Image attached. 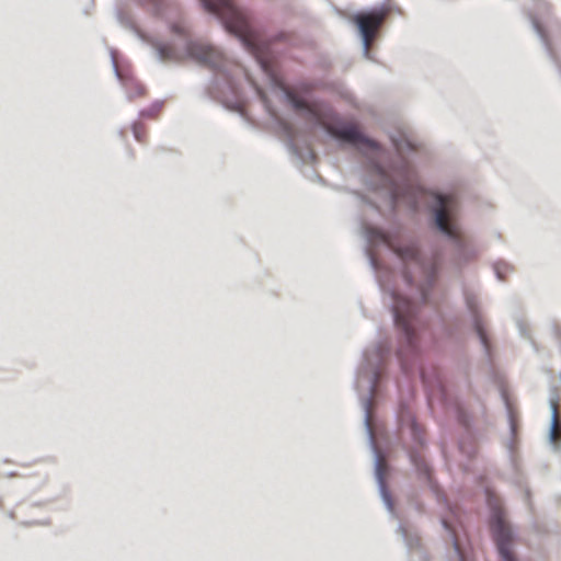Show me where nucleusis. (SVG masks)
Wrapping results in <instances>:
<instances>
[{
  "label": "nucleus",
  "instance_id": "obj_17",
  "mask_svg": "<svg viewBox=\"0 0 561 561\" xmlns=\"http://www.w3.org/2000/svg\"><path fill=\"white\" fill-rule=\"evenodd\" d=\"M287 150L296 158L299 164H305L308 160L311 163H316L318 157L317 153L311 150L308 146L300 148L290 134V130L286 127V142Z\"/></svg>",
  "mask_w": 561,
  "mask_h": 561
},
{
  "label": "nucleus",
  "instance_id": "obj_10",
  "mask_svg": "<svg viewBox=\"0 0 561 561\" xmlns=\"http://www.w3.org/2000/svg\"><path fill=\"white\" fill-rule=\"evenodd\" d=\"M175 23L158 21L153 34L149 38L161 61H172L175 57Z\"/></svg>",
  "mask_w": 561,
  "mask_h": 561
},
{
  "label": "nucleus",
  "instance_id": "obj_13",
  "mask_svg": "<svg viewBox=\"0 0 561 561\" xmlns=\"http://www.w3.org/2000/svg\"><path fill=\"white\" fill-rule=\"evenodd\" d=\"M396 417L399 427L409 432L412 444L421 447L427 446L423 428L417 423L415 414L412 412L410 405L405 401H401L399 403L396 411Z\"/></svg>",
  "mask_w": 561,
  "mask_h": 561
},
{
  "label": "nucleus",
  "instance_id": "obj_5",
  "mask_svg": "<svg viewBox=\"0 0 561 561\" xmlns=\"http://www.w3.org/2000/svg\"><path fill=\"white\" fill-rule=\"evenodd\" d=\"M178 60L181 58L180 46L184 57L195 61L199 66L211 70L208 93L211 99L218 101L225 108L244 116L239 90L226 60L220 54L198 42L193 41L186 33L185 27L178 20Z\"/></svg>",
  "mask_w": 561,
  "mask_h": 561
},
{
  "label": "nucleus",
  "instance_id": "obj_21",
  "mask_svg": "<svg viewBox=\"0 0 561 561\" xmlns=\"http://www.w3.org/2000/svg\"><path fill=\"white\" fill-rule=\"evenodd\" d=\"M126 89L130 101L146 95V88L139 82L130 80L126 83Z\"/></svg>",
  "mask_w": 561,
  "mask_h": 561
},
{
  "label": "nucleus",
  "instance_id": "obj_28",
  "mask_svg": "<svg viewBox=\"0 0 561 561\" xmlns=\"http://www.w3.org/2000/svg\"><path fill=\"white\" fill-rule=\"evenodd\" d=\"M144 1L146 2V4L151 5L152 11L156 14L162 13L163 0H144Z\"/></svg>",
  "mask_w": 561,
  "mask_h": 561
},
{
  "label": "nucleus",
  "instance_id": "obj_1",
  "mask_svg": "<svg viewBox=\"0 0 561 561\" xmlns=\"http://www.w3.org/2000/svg\"><path fill=\"white\" fill-rule=\"evenodd\" d=\"M394 156L386 163L374 162L373 174L366 181L371 191H379L391 210L400 202L407 201L417 209L421 198H425L428 228L450 242L451 264L457 271L479 257L480 250L470 238L457 233L455 224L456 201L450 193L424 186L417 179L409 156L416 152L417 145L402 130L389 135Z\"/></svg>",
  "mask_w": 561,
  "mask_h": 561
},
{
  "label": "nucleus",
  "instance_id": "obj_19",
  "mask_svg": "<svg viewBox=\"0 0 561 561\" xmlns=\"http://www.w3.org/2000/svg\"><path fill=\"white\" fill-rule=\"evenodd\" d=\"M534 533L540 538H547L549 536H558L559 527L552 519L549 520H534L531 523Z\"/></svg>",
  "mask_w": 561,
  "mask_h": 561
},
{
  "label": "nucleus",
  "instance_id": "obj_9",
  "mask_svg": "<svg viewBox=\"0 0 561 561\" xmlns=\"http://www.w3.org/2000/svg\"><path fill=\"white\" fill-rule=\"evenodd\" d=\"M328 135L340 146H350L357 149H362L364 146H367L376 152L380 151V145L378 141L368 137L353 124L346 122H340L333 130L328 133Z\"/></svg>",
  "mask_w": 561,
  "mask_h": 561
},
{
  "label": "nucleus",
  "instance_id": "obj_14",
  "mask_svg": "<svg viewBox=\"0 0 561 561\" xmlns=\"http://www.w3.org/2000/svg\"><path fill=\"white\" fill-rule=\"evenodd\" d=\"M360 233L365 240V244L363 248L364 255L367 259L369 267L374 272H377V262H376L374 255L371 254L369 248L385 244L386 243V233L380 228L370 227V226L366 225L363 221V219H360Z\"/></svg>",
  "mask_w": 561,
  "mask_h": 561
},
{
  "label": "nucleus",
  "instance_id": "obj_24",
  "mask_svg": "<svg viewBox=\"0 0 561 561\" xmlns=\"http://www.w3.org/2000/svg\"><path fill=\"white\" fill-rule=\"evenodd\" d=\"M133 133H134V136L135 138L139 141V142H145L146 141V138H147V129L145 127L144 124L141 123H135L133 125Z\"/></svg>",
  "mask_w": 561,
  "mask_h": 561
},
{
  "label": "nucleus",
  "instance_id": "obj_6",
  "mask_svg": "<svg viewBox=\"0 0 561 561\" xmlns=\"http://www.w3.org/2000/svg\"><path fill=\"white\" fill-rule=\"evenodd\" d=\"M488 528L500 561H519L515 552L518 528L506 518L497 504L490 506Z\"/></svg>",
  "mask_w": 561,
  "mask_h": 561
},
{
  "label": "nucleus",
  "instance_id": "obj_2",
  "mask_svg": "<svg viewBox=\"0 0 561 561\" xmlns=\"http://www.w3.org/2000/svg\"><path fill=\"white\" fill-rule=\"evenodd\" d=\"M394 252L402 261V278L411 289V294L401 295L393 288L389 289L391 302L388 308L393 324L399 331L397 357L401 362L402 370L408 373V366L413 365L420 351L421 307L431 300L432 289L438 275V266L423 255L415 241L398 243Z\"/></svg>",
  "mask_w": 561,
  "mask_h": 561
},
{
  "label": "nucleus",
  "instance_id": "obj_33",
  "mask_svg": "<svg viewBox=\"0 0 561 561\" xmlns=\"http://www.w3.org/2000/svg\"><path fill=\"white\" fill-rule=\"evenodd\" d=\"M312 173L314 174V176L317 178V180H318L319 182H322V181H323V179L321 178V175H319V174L314 173L313 171H312Z\"/></svg>",
  "mask_w": 561,
  "mask_h": 561
},
{
  "label": "nucleus",
  "instance_id": "obj_22",
  "mask_svg": "<svg viewBox=\"0 0 561 561\" xmlns=\"http://www.w3.org/2000/svg\"><path fill=\"white\" fill-rule=\"evenodd\" d=\"M458 447L460 453L468 457L469 459L474 458V456L477 455V446L469 439H460L458 442Z\"/></svg>",
  "mask_w": 561,
  "mask_h": 561
},
{
  "label": "nucleus",
  "instance_id": "obj_16",
  "mask_svg": "<svg viewBox=\"0 0 561 561\" xmlns=\"http://www.w3.org/2000/svg\"><path fill=\"white\" fill-rule=\"evenodd\" d=\"M501 398H502L504 407H505L508 431H510V435H511L510 439L506 442V449H507L510 462H511L513 469L516 470L517 465H516V460L514 458V444H515V439L517 436V425L515 423V416H514V412L510 404L508 396L506 394V392L504 390H501Z\"/></svg>",
  "mask_w": 561,
  "mask_h": 561
},
{
  "label": "nucleus",
  "instance_id": "obj_31",
  "mask_svg": "<svg viewBox=\"0 0 561 561\" xmlns=\"http://www.w3.org/2000/svg\"><path fill=\"white\" fill-rule=\"evenodd\" d=\"M442 322H444V320H442ZM443 325H444V331L446 332V334L448 336L454 335L456 333V331L458 330V325H456L455 328H449L445 323H443Z\"/></svg>",
  "mask_w": 561,
  "mask_h": 561
},
{
  "label": "nucleus",
  "instance_id": "obj_4",
  "mask_svg": "<svg viewBox=\"0 0 561 561\" xmlns=\"http://www.w3.org/2000/svg\"><path fill=\"white\" fill-rule=\"evenodd\" d=\"M390 348L376 342L373 346L366 347L362 353V363L357 367L353 380V388L359 397L363 409V425L368 447L373 454V473L377 484L379 497L389 513L394 510L392 493L386 481L385 470L380 461V455L376 447L373 431L369 424V407L373 392L378 379L383 357L389 354Z\"/></svg>",
  "mask_w": 561,
  "mask_h": 561
},
{
  "label": "nucleus",
  "instance_id": "obj_29",
  "mask_svg": "<svg viewBox=\"0 0 561 561\" xmlns=\"http://www.w3.org/2000/svg\"><path fill=\"white\" fill-rule=\"evenodd\" d=\"M354 195L359 202L370 206L373 209L378 210V206L373 201L366 198L363 194L355 192Z\"/></svg>",
  "mask_w": 561,
  "mask_h": 561
},
{
  "label": "nucleus",
  "instance_id": "obj_27",
  "mask_svg": "<svg viewBox=\"0 0 561 561\" xmlns=\"http://www.w3.org/2000/svg\"><path fill=\"white\" fill-rule=\"evenodd\" d=\"M519 486L523 489V500L530 511H533L531 491L527 485H523L519 482Z\"/></svg>",
  "mask_w": 561,
  "mask_h": 561
},
{
  "label": "nucleus",
  "instance_id": "obj_12",
  "mask_svg": "<svg viewBox=\"0 0 561 561\" xmlns=\"http://www.w3.org/2000/svg\"><path fill=\"white\" fill-rule=\"evenodd\" d=\"M420 378L430 400L436 399L443 404L449 402L447 386L440 369L437 367H421Z\"/></svg>",
  "mask_w": 561,
  "mask_h": 561
},
{
  "label": "nucleus",
  "instance_id": "obj_15",
  "mask_svg": "<svg viewBox=\"0 0 561 561\" xmlns=\"http://www.w3.org/2000/svg\"><path fill=\"white\" fill-rule=\"evenodd\" d=\"M559 402V394L556 387L550 388L548 403L550 410V419L547 430V442L553 453L561 450V437L558 436V411L557 405Z\"/></svg>",
  "mask_w": 561,
  "mask_h": 561
},
{
  "label": "nucleus",
  "instance_id": "obj_11",
  "mask_svg": "<svg viewBox=\"0 0 561 561\" xmlns=\"http://www.w3.org/2000/svg\"><path fill=\"white\" fill-rule=\"evenodd\" d=\"M465 306L468 314L471 319V327L473 332L476 333L479 343L482 347L484 356L488 363H491V346L489 343V339L485 332L484 323L480 313V301L478 297L471 293L470 290L463 288L462 290Z\"/></svg>",
  "mask_w": 561,
  "mask_h": 561
},
{
  "label": "nucleus",
  "instance_id": "obj_20",
  "mask_svg": "<svg viewBox=\"0 0 561 561\" xmlns=\"http://www.w3.org/2000/svg\"><path fill=\"white\" fill-rule=\"evenodd\" d=\"M440 524L451 541L454 552L457 556L458 561H465V558L461 554L459 545L457 542V536H456V531H455L454 527L451 526V524L448 523V520L446 518H440Z\"/></svg>",
  "mask_w": 561,
  "mask_h": 561
},
{
  "label": "nucleus",
  "instance_id": "obj_23",
  "mask_svg": "<svg viewBox=\"0 0 561 561\" xmlns=\"http://www.w3.org/2000/svg\"><path fill=\"white\" fill-rule=\"evenodd\" d=\"M162 108H163V102H154L148 108H145L141 112V116L147 117V118H156L159 116Z\"/></svg>",
  "mask_w": 561,
  "mask_h": 561
},
{
  "label": "nucleus",
  "instance_id": "obj_26",
  "mask_svg": "<svg viewBox=\"0 0 561 561\" xmlns=\"http://www.w3.org/2000/svg\"><path fill=\"white\" fill-rule=\"evenodd\" d=\"M317 85L316 82H309V81H298L294 84V88L304 94H309L312 89Z\"/></svg>",
  "mask_w": 561,
  "mask_h": 561
},
{
  "label": "nucleus",
  "instance_id": "obj_30",
  "mask_svg": "<svg viewBox=\"0 0 561 561\" xmlns=\"http://www.w3.org/2000/svg\"><path fill=\"white\" fill-rule=\"evenodd\" d=\"M516 327H517V330H518L520 336L526 337L528 334L527 328H526V324L520 319H518L516 321Z\"/></svg>",
  "mask_w": 561,
  "mask_h": 561
},
{
  "label": "nucleus",
  "instance_id": "obj_3",
  "mask_svg": "<svg viewBox=\"0 0 561 561\" xmlns=\"http://www.w3.org/2000/svg\"><path fill=\"white\" fill-rule=\"evenodd\" d=\"M199 7L215 18L224 30L232 34L242 47L254 58L273 90H279L283 99L298 113H307L305 102L294 92L285 89L278 76V58L282 49L278 43L287 41L285 33L273 36L259 34L252 23L251 13L234 0H197Z\"/></svg>",
  "mask_w": 561,
  "mask_h": 561
},
{
  "label": "nucleus",
  "instance_id": "obj_25",
  "mask_svg": "<svg viewBox=\"0 0 561 561\" xmlns=\"http://www.w3.org/2000/svg\"><path fill=\"white\" fill-rule=\"evenodd\" d=\"M510 268H511V266L505 262H496L493 264V270H494L495 276L501 282L504 280V278H505L504 270L508 271Z\"/></svg>",
  "mask_w": 561,
  "mask_h": 561
},
{
  "label": "nucleus",
  "instance_id": "obj_8",
  "mask_svg": "<svg viewBox=\"0 0 561 561\" xmlns=\"http://www.w3.org/2000/svg\"><path fill=\"white\" fill-rule=\"evenodd\" d=\"M423 448L424 447L412 444V446L408 449L409 460L414 471L416 472L419 480L427 484V486L434 494L436 501L438 503H444L447 507H449L447 496L433 478L432 466L426 461V459L422 455Z\"/></svg>",
  "mask_w": 561,
  "mask_h": 561
},
{
  "label": "nucleus",
  "instance_id": "obj_7",
  "mask_svg": "<svg viewBox=\"0 0 561 561\" xmlns=\"http://www.w3.org/2000/svg\"><path fill=\"white\" fill-rule=\"evenodd\" d=\"M385 13L386 5L382 2L355 12L351 19L360 43L362 55L366 59L373 58L369 51V43L376 36L378 28L382 25Z\"/></svg>",
  "mask_w": 561,
  "mask_h": 561
},
{
  "label": "nucleus",
  "instance_id": "obj_32",
  "mask_svg": "<svg viewBox=\"0 0 561 561\" xmlns=\"http://www.w3.org/2000/svg\"><path fill=\"white\" fill-rule=\"evenodd\" d=\"M552 331H553V334L554 336L560 340V336H561V331L559 330V328L557 325H552Z\"/></svg>",
  "mask_w": 561,
  "mask_h": 561
},
{
  "label": "nucleus",
  "instance_id": "obj_18",
  "mask_svg": "<svg viewBox=\"0 0 561 561\" xmlns=\"http://www.w3.org/2000/svg\"><path fill=\"white\" fill-rule=\"evenodd\" d=\"M398 531L404 540L409 553L415 554L420 561H427V554L421 547L420 538L408 534L402 524L398 525Z\"/></svg>",
  "mask_w": 561,
  "mask_h": 561
}]
</instances>
